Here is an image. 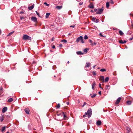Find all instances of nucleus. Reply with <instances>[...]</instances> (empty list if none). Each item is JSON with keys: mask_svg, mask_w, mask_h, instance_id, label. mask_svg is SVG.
Wrapping results in <instances>:
<instances>
[{"mask_svg": "<svg viewBox=\"0 0 133 133\" xmlns=\"http://www.w3.org/2000/svg\"><path fill=\"white\" fill-rule=\"evenodd\" d=\"M132 39H133V37L131 38H130L129 39L130 40H132Z\"/></svg>", "mask_w": 133, "mask_h": 133, "instance_id": "58", "label": "nucleus"}, {"mask_svg": "<svg viewBox=\"0 0 133 133\" xmlns=\"http://www.w3.org/2000/svg\"><path fill=\"white\" fill-rule=\"evenodd\" d=\"M98 94H99V95H101V91H99V92H98Z\"/></svg>", "mask_w": 133, "mask_h": 133, "instance_id": "51", "label": "nucleus"}, {"mask_svg": "<svg viewBox=\"0 0 133 133\" xmlns=\"http://www.w3.org/2000/svg\"><path fill=\"white\" fill-rule=\"evenodd\" d=\"M83 3L82 2H80L79 3V5H81L83 4Z\"/></svg>", "mask_w": 133, "mask_h": 133, "instance_id": "56", "label": "nucleus"}, {"mask_svg": "<svg viewBox=\"0 0 133 133\" xmlns=\"http://www.w3.org/2000/svg\"><path fill=\"white\" fill-rule=\"evenodd\" d=\"M87 104L86 102H84V104L83 105H82V107H84V105H85L86 104Z\"/></svg>", "mask_w": 133, "mask_h": 133, "instance_id": "44", "label": "nucleus"}, {"mask_svg": "<svg viewBox=\"0 0 133 133\" xmlns=\"http://www.w3.org/2000/svg\"><path fill=\"white\" fill-rule=\"evenodd\" d=\"M52 48L53 49H55V46L54 45H53L52 46Z\"/></svg>", "mask_w": 133, "mask_h": 133, "instance_id": "54", "label": "nucleus"}, {"mask_svg": "<svg viewBox=\"0 0 133 133\" xmlns=\"http://www.w3.org/2000/svg\"><path fill=\"white\" fill-rule=\"evenodd\" d=\"M110 3H111L112 4H114V2H113V1H112V0H111V1H110Z\"/></svg>", "mask_w": 133, "mask_h": 133, "instance_id": "48", "label": "nucleus"}, {"mask_svg": "<svg viewBox=\"0 0 133 133\" xmlns=\"http://www.w3.org/2000/svg\"><path fill=\"white\" fill-rule=\"evenodd\" d=\"M50 13H47L46 14V16H45L46 18H48V17L50 15Z\"/></svg>", "mask_w": 133, "mask_h": 133, "instance_id": "23", "label": "nucleus"}, {"mask_svg": "<svg viewBox=\"0 0 133 133\" xmlns=\"http://www.w3.org/2000/svg\"><path fill=\"white\" fill-rule=\"evenodd\" d=\"M121 99V98L120 97L118 98L115 102V104H118L120 102V101Z\"/></svg>", "mask_w": 133, "mask_h": 133, "instance_id": "7", "label": "nucleus"}, {"mask_svg": "<svg viewBox=\"0 0 133 133\" xmlns=\"http://www.w3.org/2000/svg\"><path fill=\"white\" fill-rule=\"evenodd\" d=\"M14 31L10 32L8 34V35L7 36L11 35L12 34H13L14 33Z\"/></svg>", "mask_w": 133, "mask_h": 133, "instance_id": "32", "label": "nucleus"}, {"mask_svg": "<svg viewBox=\"0 0 133 133\" xmlns=\"http://www.w3.org/2000/svg\"><path fill=\"white\" fill-rule=\"evenodd\" d=\"M24 17L23 16L21 17V19L22 20V19H24Z\"/></svg>", "mask_w": 133, "mask_h": 133, "instance_id": "50", "label": "nucleus"}, {"mask_svg": "<svg viewBox=\"0 0 133 133\" xmlns=\"http://www.w3.org/2000/svg\"><path fill=\"white\" fill-rule=\"evenodd\" d=\"M126 42H127L126 41H125V40L124 41H123V44L125 43Z\"/></svg>", "mask_w": 133, "mask_h": 133, "instance_id": "53", "label": "nucleus"}, {"mask_svg": "<svg viewBox=\"0 0 133 133\" xmlns=\"http://www.w3.org/2000/svg\"><path fill=\"white\" fill-rule=\"evenodd\" d=\"M75 26V25H71L70 26V27L74 28Z\"/></svg>", "mask_w": 133, "mask_h": 133, "instance_id": "57", "label": "nucleus"}, {"mask_svg": "<svg viewBox=\"0 0 133 133\" xmlns=\"http://www.w3.org/2000/svg\"><path fill=\"white\" fill-rule=\"evenodd\" d=\"M100 71L102 72H104L106 71V70L104 69H101Z\"/></svg>", "mask_w": 133, "mask_h": 133, "instance_id": "33", "label": "nucleus"}, {"mask_svg": "<svg viewBox=\"0 0 133 133\" xmlns=\"http://www.w3.org/2000/svg\"><path fill=\"white\" fill-rule=\"evenodd\" d=\"M60 104H58L57 105V108H60Z\"/></svg>", "mask_w": 133, "mask_h": 133, "instance_id": "39", "label": "nucleus"}, {"mask_svg": "<svg viewBox=\"0 0 133 133\" xmlns=\"http://www.w3.org/2000/svg\"><path fill=\"white\" fill-rule=\"evenodd\" d=\"M126 129L127 131V132L129 133V132H130L131 131L130 128H129V127H126Z\"/></svg>", "mask_w": 133, "mask_h": 133, "instance_id": "17", "label": "nucleus"}, {"mask_svg": "<svg viewBox=\"0 0 133 133\" xmlns=\"http://www.w3.org/2000/svg\"><path fill=\"white\" fill-rule=\"evenodd\" d=\"M62 46V44H60L59 46H58L60 47H61Z\"/></svg>", "mask_w": 133, "mask_h": 133, "instance_id": "52", "label": "nucleus"}, {"mask_svg": "<svg viewBox=\"0 0 133 133\" xmlns=\"http://www.w3.org/2000/svg\"><path fill=\"white\" fill-rule=\"evenodd\" d=\"M99 35H100V36L101 37H104V36L102 35V34L101 33H100L99 34Z\"/></svg>", "mask_w": 133, "mask_h": 133, "instance_id": "43", "label": "nucleus"}, {"mask_svg": "<svg viewBox=\"0 0 133 133\" xmlns=\"http://www.w3.org/2000/svg\"><path fill=\"white\" fill-rule=\"evenodd\" d=\"M63 114L64 118L65 119H66V118H67V117L66 115H65V113L64 112H63Z\"/></svg>", "mask_w": 133, "mask_h": 133, "instance_id": "27", "label": "nucleus"}, {"mask_svg": "<svg viewBox=\"0 0 133 133\" xmlns=\"http://www.w3.org/2000/svg\"><path fill=\"white\" fill-rule=\"evenodd\" d=\"M7 110V108L6 107H4L2 110V112L3 113L5 112Z\"/></svg>", "mask_w": 133, "mask_h": 133, "instance_id": "13", "label": "nucleus"}, {"mask_svg": "<svg viewBox=\"0 0 133 133\" xmlns=\"http://www.w3.org/2000/svg\"><path fill=\"white\" fill-rule=\"evenodd\" d=\"M106 7L108 8L109 7V2H107L106 3Z\"/></svg>", "mask_w": 133, "mask_h": 133, "instance_id": "28", "label": "nucleus"}, {"mask_svg": "<svg viewBox=\"0 0 133 133\" xmlns=\"http://www.w3.org/2000/svg\"><path fill=\"white\" fill-rule=\"evenodd\" d=\"M98 9H95L94 10V12H97L98 11Z\"/></svg>", "mask_w": 133, "mask_h": 133, "instance_id": "46", "label": "nucleus"}, {"mask_svg": "<svg viewBox=\"0 0 133 133\" xmlns=\"http://www.w3.org/2000/svg\"><path fill=\"white\" fill-rule=\"evenodd\" d=\"M96 85V83L95 82H94L93 83L92 85V89H94V87Z\"/></svg>", "mask_w": 133, "mask_h": 133, "instance_id": "16", "label": "nucleus"}, {"mask_svg": "<svg viewBox=\"0 0 133 133\" xmlns=\"http://www.w3.org/2000/svg\"><path fill=\"white\" fill-rule=\"evenodd\" d=\"M127 103L128 105H130L131 104V101H128L127 102Z\"/></svg>", "mask_w": 133, "mask_h": 133, "instance_id": "25", "label": "nucleus"}, {"mask_svg": "<svg viewBox=\"0 0 133 133\" xmlns=\"http://www.w3.org/2000/svg\"><path fill=\"white\" fill-rule=\"evenodd\" d=\"M61 115V114H57V115L58 116H59L60 115Z\"/></svg>", "mask_w": 133, "mask_h": 133, "instance_id": "60", "label": "nucleus"}, {"mask_svg": "<svg viewBox=\"0 0 133 133\" xmlns=\"http://www.w3.org/2000/svg\"><path fill=\"white\" fill-rule=\"evenodd\" d=\"M36 13L37 15L38 16L41 17L40 16L39 13L37 11H36Z\"/></svg>", "mask_w": 133, "mask_h": 133, "instance_id": "38", "label": "nucleus"}, {"mask_svg": "<svg viewBox=\"0 0 133 133\" xmlns=\"http://www.w3.org/2000/svg\"><path fill=\"white\" fill-rule=\"evenodd\" d=\"M131 26H132V27L133 28V24H132Z\"/></svg>", "mask_w": 133, "mask_h": 133, "instance_id": "64", "label": "nucleus"}, {"mask_svg": "<svg viewBox=\"0 0 133 133\" xmlns=\"http://www.w3.org/2000/svg\"><path fill=\"white\" fill-rule=\"evenodd\" d=\"M62 8V6H57L56 7V8L58 9H60Z\"/></svg>", "mask_w": 133, "mask_h": 133, "instance_id": "26", "label": "nucleus"}, {"mask_svg": "<svg viewBox=\"0 0 133 133\" xmlns=\"http://www.w3.org/2000/svg\"><path fill=\"white\" fill-rule=\"evenodd\" d=\"M28 39L30 41H31L32 39L29 36Z\"/></svg>", "mask_w": 133, "mask_h": 133, "instance_id": "40", "label": "nucleus"}, {"mask_svg": "<svg viewBox=\"0 0 133 133\" xmlns=\"http://www.w3.org/2000/svg\"><path fill=\"white\" fill-rule=\"evenodd\" d=\"M88 7L89 8L93 9L94 8V5L92 4V3H90V4L89 5Z\"/></svg>", "mask_w": 133, "mask_h": 133, "instance_id": "11", "label": "nucleus"}, {"mask_svg": "<svg viewBox=\"0 0 133 133\" xmlns=\"http://www.w3.org/2000/svg\"><path fill=\"white\" fill-rule=\"evenodd\" d=\"M3 89L2 88H0V93H1V94H2L3 92Z\"/></svg>", "mask_w": 133, "mask_h": 133, "instance_id": "31", "label": "nucleus"}, {"mask_svg": "<svg viewBox=\"0 0 133 133\" xmlns=\"http://www.w3.org/2000/svg\"><path fill=\"white\" fill-rule=\"evenodd\" d=\"M6 128L5 126H4L2 128V132H3V131L5 130Z\"/></svg>", "mask_w": 133, "mask_h": 133, "instance_id": "30", "label": "nucleus"}, {"mask_svg": "<svg viewBox=\"0 0 133 133\" xmlns=\"http://www.w3.org/2000/svg\"><path fill=\"white\" fill-rule=\"evenodd\" d=\"M20 13L21 14H22V13H23V12L22 11L20 12Z\"/></svg>", "mask_w": 133, "mask_h": 133, "instance_id": "63", "label": "nucleus"}, {"mask_svg": "<svg viewBox=\"0 0 133 133\" xmlns=\"http://www.w3.org/2000/svg\"><path fill=\"white\" fill-rule=\"evenodd\" d=\"M92 73L93 75H95L96 74V73L94 71Z\"/></svg>", "mask_w": 133, "mask_h": 133, "instance_id": "47", "label": "nucleus"}, {"mask_svg": "<svg viewBox=\"0 0 133 133\" xmlns=\"http://www.w3.org/2000/svg\"><path fill=\"white\" fill-rule=\"evenodd\" d=\"M88 49L87 48L84 49H83V51L85 53H87V52L88 50Z\"/></svg>", "mask_w": 133, "mask_h": 133, "instance_id": "24", "label": "nucleus"}, {"mask_svg": "<svg viewBox=\"0 0 133 133\" xmlns=\"http://www.w3.org/2000/svg\"><path fill=\"white\" fill-rule=\"evenodd\" d=\"M36 63V62H35V61H33V62L32 63V64H35Z\"/></svg>", "mask_w": 133, "mask_h": 133, "instance_id": "59", "label": "nucleus"}, {"mask_svg": "<svg viewBox=\"0 0 133 133\" xmlns=\"http://www.w3.org/2000/svg\"><path fill=\"white\" fill-rule=\"evenodd\" d=\"M85 39H87L88 38V37L86 35H85L84 37Z\"/></svg>", "mask_w": 133, "mask_h": 133, "instance_id": "34", "label": "nucleus"}, {"mask_svg": "<svg viewBox=\"0 0 133 133\" xmlns=\"http://www.w3.org/2000/svg\"><path fill=\"white\" fill-rule=\"evenodd\" d=\"M119 42L120 43L123 44V41L122 40H119Z\"/></svg>", "mask_w": 133, "mask_h": 133, "instance_id": "37", "label": "nucleus"}, {"mask_svg": "<svg viewBox=\"0 0 133 133\" xmlns=\"http://www.w3.org/2000/svg\"><path fill=\"white\" fill-rule=\"evenodd\" d=\"M110 87L109 85H106V89L107 90V89H109L110 88Z\"/></svg>", "mask_w": 133, "mask_h": 133, "instance_id": "29", "label": "nucleus"}, {"mask_svg": "<svg viewBox=\"0 0 133 133\" xmlns=\"http://www.w3.org/2000/svg\"><path fill=\"white\" fill-rule=\"evenodd\" d=\"M90 12H92V13H93L94 12V11L93 10H91L90 11Z\"/></svg>", "mask_w": 133, "mask_h": 133, "instance_id": "62", "label": "nucleus"}, {"mask_svg": "<svg viewBox=\"0 0 133 133\" xmlns=\"http://www.w3.org/2000/svg\"><path fill=\"white\" fill-rule=\"evenodd\" d=\"M29 36L26 35H24L23 36V39L24 40H27L28 39Z\"/></svg>", "mask_w": 133, "mask_h": 133, "instance_id": "6", "label": "nucleus"}, {"mask_svg": "<svg viewBox=\"0 0 133 133\" xmlns=\"http://www.w3.org/2000/svg\"><path fill=\"white\" fill-rule=\"evenodd\" d=\"M13 101V99L12 98H9L8 101V102H11Z\"/></svg>", "mask_w": 133, "mask_h": 133, "instance_id": "20", "label": "nucleus"}, {"mask_svg": "<svg viewBox=\"0 0 133 133\" xmlns=\"http://www.w3.org/2000/svg\"><path fill=\"white\" fill-rule=\"evenodd\" d=\"M76 53L77 55H83L84 54L81 51H78Z\"/></svg>", "mask_w": 133, "mask_h": 133, "instance_id": "15", "label": "nucleus"}, {"mask_svg": "<svg viewBox=\"0 0 133 133\" xmlns=\"http://www.w3.org/2000/svg\"><path fill=\"white\" fill-rule=\"evenodd\" d=\"M90 95L91 97L93 98L95 97L96 96V94H94L93 95H92L91 94H90Z\"/></svg>", "mask_w": 133, "mask_h": 133, "instance_id": "22", "label": "nucleus"}, {"mask_svg": "<svg viewBox=\"0 0 133 133\" xmlns=\"http://www.w3.org/2000/svg\"><path fill=\"white\" fill-rule=\"evenodd\" d=\"M90 63H87L86 64V65L85 66V67L86 68L88 67L90 65Z\"/></svg>", "mask_w": 133, "mask_h": 133, "instance_id": "18", "label": "nucleus"}, {"mask_svg": "<svg viewBox=\"0 0 133 133\" xmlns=\"http://www.w3.org/2000/svg\"><path fill=\"white\" fill-rule=\"evenodd\" d=\"M24 111L27 114H29L30 110L29 109L27 108H25L24 109Z\"/></svg>", "mask_w": 133, "mask_h": 133, "instance_id": "8", "label": "nucleus"}, {"mask_svg": "<svg viewBox=\"0 0 133 133\" xmlns=\"http://www.w3.org/2000/svg\"><path fill=\"white\" fill-rule=\"evenodd\" d=\"M99 87L100 88H101L102 89H103V88H102L101 87V84L100 83L99 84Z\"/></svg>", "mask_w": 133, "mask_h": 133, "instance_id": "49", "label": "nucleus"}, {"mask_svg": "<svg viewBox=\"0 0 133 133\" xmlns=\"http://www.w3.org/2000/svg\"><path fill=\"white\" fill-rule=\"evenodd\" d=\"M34 6V4H33L32 6H29L28 9L30 10H31L33 9Z\"/></svg>", "mask_w": 133, "mask_h": 133, "instance_id": "12", "label": "nucleus"}, {"mask_svg": "<svg viewBox=\"0 0 133 133\" xmlns=\"http://www.w3.org/2000/svg\"><path fill=\"white\" fill-rule=\"evenodd\" d=\"M79 41H81V42L82 43H85V41L83 39L82 36H80L77 38L76 42L78 43Z\"/></svg>", "mask_w": 133, "mask_h": 133, "instance_id": "1", "label": "nucleus"}, {"mask_svg": "<svg viewBox=\"0 0 133 133\" xmlns=\"http://www.w3.org/2000/svg\"><path fill=\"white\" fill-rule=\"evenodd\" d=\"M96 18L95 17H93L92 18V20L93 21H95V20Z\"/></svg>", "mask_w": 133, "mask_h": 133, "instance_id": "42", "label": "nucleus"}, {"mask_svg": "<svg viewBox=\"0 0 133 133\" xmlns=\"http://www.w3.org/2000/svg\"><path fill=\"white\" fill-rule=\"evenodd\" d=\"M99 79L100 80L102 81V82H104V76H100L99 77Z\"/></svg>", "mask_w": 133, "mask_h": 133, "instance_id": "5", "label": "nucleus"}, {"mask_svg": "<svg viewBox=\"0 0 133 133\" xmlns=\"http://www.w3.org/2000/svg\"><path fill=\"white\" fill-rule=\"evenodd\" d=\"M102 122L101 121L99 120L97 121L96 122V124L98 126H99L101 125Z\"/></svg>", "mask_w": 133, "mask_h": 133, "instance_id": "10", "label": "nucleus"}, {"mask_svg": "<svg viewBox=\"0 0 133 133\" xmlns=\"http://www.w3.org/2000/svg\"><path fill=\"white\" fill-rule=\"evenodd\" d=\"M87 115H88V114L87 112H86L83 115V117H86Z\"/></svg>", "mask_w": 133, "mask_h": 133, "instance_id": "36", "label": "nucleus"}, {"mask_svg": "<svg viewBox=\"0 0 133 133\" xmlns=\"http://www.w3.org/2000/svg\"><path fill=\"white\" fill-rule=\"evenodd\" d=\"M103 10V8L98 9V11L96 12V14H100L102 13Z\"/></svg>", "mask_w": 133, "mask_h": 133, "instance_id": "3", "label": "nucleus"}, {"mask_svg": "<svg viewBox=\"0 0 133 133\" xmlns=\"http://www.w3.org/2000/svg\"><path fill=\"white\" fill-rule=\"evenodd\" d=\"M61 41L64 43H66L67 42V41L66 40L64 39L62 40Z\"/></svg>", "mask_w": 133, "mask_h": 133, "instance_id": "35", "label": "nucleus"}, {"mask_svg": "<svg viewBox=\"0 0 133 133\" xmlns=\"http://www.w3.org/2000/svg\"><path fill=\"white\" fill-rule=\"evenodd\" d=\"M98 21H99L98 19H96V21H95V22H96L97 23L98 22Z\"/></svg>", "mask_w": 133, "mask_h": 133, "instance_id": "45", "label": "nucleus"}, {"mask_svg": "<svg viewBox=\"0 0 133 133\" xmlns=\"http://www.w3.org/2000/svg\"><path fill=\"white\" fill-rule=\"evenodd\" d=\"M119 33L121 36H122L124 34L123 33L121 30L119 31Z\"/></svg>", "mask_w": 133, "mask_h": 133, "instance_id": "19", "label": "nucleus"}, {"mask_svg": "<svg viewBox=\"0 0 133 133\" xmlns=\"http://www.w3.org/2000/svg\"><path fill=\"white\" fill-rule=\"evenodd\" d=\"M89 42L90 43H91V45L92 46H93L94 45H96V43L95 42H94V43H93L91 39H89Z\"/></svg>", "mask_w": 133, "mask_h": 133, "instance_id": "9", "label": "nucleus"}, {"mask_svg": "<svg viewBox=\"0 0 133 133\" xmlns=\"http://www.w3.org/2000/svg\"><path fill=\"white\" fill-rule=\"evenodd\" d=\"M109 78L108 77H106L105 79V80L104 81V82H107L109 80Z\"/></svg>", "mask_w": 133, "mask_h": 133, "instance_id": "21", "label": "nucleus"}, {"mask_svg": "<svg viewBox=\"0 0 133 133\" xmlns=\"http://www.w3.org/2000/svg\"><path fill=\"white\" fill-rule=\"evenodd\" d=\"M66 104H67L68 105H69V102H66Z\"/></svg>", "mask_w": 133, "mask_h": 133, "instance_id": "61", "label": "nucleus"}, {"mask_svg": "<svg viewBox=\"0 0 133 133\" xmlns=\"http://www.w3.org/2000/svg\"><path fill=\"white\" fill-rule=\"evenodd\" d=\"M88 117L89 118L90 117L92 114V111L91 108H89L87 111Z\"/></svg>", "mask_w": 133, "mask_h": 133, "instance_id": "2", "label": "nucleus"}, {"mask_svg": "<svg viewBox=\"0 0 133 133\" xmlns=\"http://www.w3.org/2000/svg\"><path fill=\"white\" fill-rule=\"evenodd\" d=\"M4 115H2L0 117V120L1 122H2L4 120Z\"/></svg>", "mask_w": 133, "mask_h": 133, "instance_id": "14", "label": "nucleus"}, {"mask_svg": "<svg viewBox=\"0 0 133 133\" xmlns=\"http://www.w3.org/2000/svg\"><path fill=\"white\" fill-rule=\"evenodd\" d=\"M54 37H53L52 39H51V41H54Z\"/></svg>", "mask_w": 133, "mask_h": 133, "instance_id": "55", "label": "nucleus"}, {"mask_svg": "<svg viewBox=\"0 0 133 133\" xmlns=\"http://www.w3.org/2000/svg\"><path fill=\"white\" fill-rule=\"evenodd\" d=\"M44 4L47 6H49V4H48L46 2H45Z\"/></svg>", "mask_w": 133, "mask_h": 133, "instance_id": "41", "label": "nucleus"}, {"mask_svg": "<svg viewBox=\"0 0 133 133\" xmlns=\"http://www.w3.org/2000/svg\"><path fill=\"white\" fill-rule=\"evenodd\" d=\"M31 20L36 23H37V19L35 17H31Z\"/></svg>", "mask_w": 133, "mask_h": 133, "instance_id": "4", "label": "nucleus"}]
</instances>
